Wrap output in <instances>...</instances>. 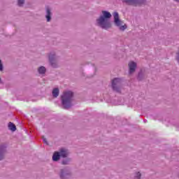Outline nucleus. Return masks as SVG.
<instances>
[{
  "instance_id": "1",
  "label": "nucleus",
  "mask_w": 179,
  "mask_h": 179,
  "mask_svg": "<svg viewBox=\"0 0 179 179\" xmlns=\"http://www.w3.org/2000/svg\"><path fill=\"white\" fill-rule=\"evenodd\" d=\"M111 13L107 10H102L99 17L96 19V24L101 29L108 30L111 29Z\"/></svg>"
},
{
  "instance_id": "2",
  "label": "nucleus",
  "mask_w": 179,
  "mask_h": 179,
  "mask_svg": "<svg viewBox=\"0 0 179 179\" xmlns=\"http://www.w3.org/2000/svg\"><path fill=\"white\" fill-rule=\"evenodd\" d=\"M62 105L65 110L71 108L73 106V92L71 91L64 92L62 96Z\"/></svg>"
},
{
  "instance_id": "3",
  "label": "nucleus",
  "mask_w": 179,
  "mask_h": 179,
  "mask_svg": "<svg viewBox=\"0 0 179 179\" xmlns=\"http://www.w3.org/2000/svg\"><path fill=\"white\" fill-rule=\"evenodd\" d=\"M113 23L116 27H118L120 31H125L128 29L127 24H124V22L120 19V15L115 12L113 13Z\"/></svg>"
},
{
  "instance_id": "4",
  "label": "nucleus",
  "mask_w": 179,
  "mask_h": 179,
  "mask_svg": "<svg viewBox=\"0 0 179 179\" xmlns=\"http://www.w3.org/2000/svg\"><path fill=\"white\" fill-rule=\"evenodd\" d=\"M48 58L52 68H58V59L59 57L57 55V53L55 51L48 53Z\"/></svg>"
},
{
  "instance_id": "5",
  "label": "nucleus",
  "mask_w": 179,
  "mask_h": 179,
  "mask_svg": "<svg viewBox=\"0 0 179 179\" xmlns=\"http://www.w3.org/2000/svg\"><path fill=\"white\" fill-rule=\"evenodd\" d=\"M112 87L114 92L121 93V89H122V80L121 78L113 79L112 80Z\"/></svg>"
},
{
  "instance_id": "6",
  "label": "nucleus",
  "mask_w": 179,
  "mask_h": 179,
  "mask_svg": "<svg viewBox=\"0 0 179 179\" xmlns=\"http://www.w3.org/2000/svg\"><path fill=\"white\" fill-rule=\"evenodd\" d=\"M61 179H71L72 178V173L69 169H61L59 173Z\"/></svg>"
},
{
  "instance_id": "7",
  "label": "nucleus",
  "mask_w": 179,
  "mask_h": 179,
  "mask_svg": "<svg viewBox=\"0 0 179 179\" xmlns=\"http://www.w3.org/2000/svg\"><path fill=\"white\" fill-rule=\"evenodd\" d=\"M122 2L127 5H133V6H141L146 2V0H122Z\"/></svg>"
},
{
  "instance_id": "8",
  "label": "nucleus",
  "mask_w": 179,
  "mask_h": 179,
  "mask_svg": "<svg viewBox=\"0 0 179 179\" xmlns=\"http://www.w3.org/2000/svg\"><path fill=\"white\" fill-rule=\"evenodd\" d=\"M8 153V145L6 144L0 145V162L5 159V156Z\"/></svg>"
},
{
  "instance_id": "9",
  "label": "nucleus",
  "mask_w": 179,
  "mask_h": 179,
  "mask_svg": "<svg viewBox=\"0 0 179 179\" xmlns=\"http://www.w3.org/2000/svg\"><path fill=\"white\" fill-rule=\"evenodd\" d=\"M128 66H129V75H132V73H134V72H135V71L136 70V62H129L128 64Z\"/></svg>"
},
{
  "instance_id": "10",
  "label": "nucleus",
  "mask_w": 179,
  "mask_h": 179,
  "mask_svg": "<svg viewBox=\"0 0 179 179\" xmlns=\"http://www.w3.org/2000/svg\"><path fill=\"white\" fill-rule=\"evenodd\" d=\"M59 154L60 155V157H67L69 155V152L65 148H61L59 151Z\"/></svg>"
},
{
  "instance_id": "11",
  "label": "nucleus",
  "mask_w": 179,
  "mask_h": 179,
  "mask_svg": "<svg viewBox=\"0 0 179 179\" xmlns=\"http://www.w3.org/2000/svg\"><path fill=\"white\" fill-rule=\"evenodd\" d=\"M52 13H51V9L50 8H46V15L45 17L47 20V22H51V15Z\"/></svg>"
},
{
  "instance_id": "12",
  "label": "nucleus",
  "mask_w": 179,
  "mask_h": 179,
  "mask_svg": "<svg viewBox=\"0 0 179 179\" xmlns=\"http://www.w3.org/2000/svg\"><path fill=\"white\" fill-rule=\"evenodd\" d=\"M61 159V155L59 152H55L52 155V161L53 162H58Z\"/></svg>"
},
{
  "instance_id": "13",
  "label": "nucleus",
  "mask_w": 179,
  "mask_h": 179,
  "mask_svg": "<svg viewBox=\"0 0 179 179\" xmlns=\"http://www.w3.org/2000/svg\"><path fill=\"white\" fill-rule=\"evenodd\" d=\"M46 71H47V69L43 66H41L38 68V72L39 75H45Z\"/></svg>"
},
{
  "instance_id": "14",
  "label": "nucleus",
  "mask_w": 179,
  "mask_h": 179,
  "mask_svg": "<svg viewBox=\"0 0 179 179\" xmlns=\"http://www.w3.org/2000/svg\"><path fill=\"white\" fill-rule=\"evenodd\" d=\"M52 94L53 97H57L58 96H59V89L58 88L53 89L52 92Z\"/></svg>"
},
{
  "instance_id": "15",
  "label": "nucleus",
  "mask_w": 179,
  "mask_h": 179,
  "mask_svg": "<svg viewBox=\"0 0 179 179\" xmlns=\"http://www.w3.org/2000/svg\"><path fill=\"white\" fill-rule=\"evenodd\" d=\"M8 129H10V131H12L13 132H15V131H16V126L15 124H13V123L9 122L8 123Z\"/></svg>"
},
{
  "instance_id": "16",
  "label": "nucleus",
  "mask_w": 179,
  "mask_h": 179,
  "mask_svg": "<svg viewBox=\"0 0 179 179\" xmlns=\"http://www.w3.org/2000/svg\"><path fill=\"white\" fill-rule=\"evenodd\" d=\"M141 176L142 174H141V172H136L134 175V179H141Z\"/></svg>"
},
{
  "instance_id": "17",
  "label": "nucleus",
  "mask_w": 179,
  "mask_h": 179,
  "mask_svg": "<svg viewBox=\"0 0 179 179\" xmlns=\"http://www.w3.org/2000/svg\"><path fill=\"white\" fill-rule=\"evenodd\" d=\"M18 6H23L24 5V0H17Z\"/></svg>"
},
{
  "instance_id": "18",
  "label": "nucleus",
  "mask_w": 179,
  "mask_h": 179,
  "mask_svg": "<svg viewBox=\"0 0 179 179\" xmlns=\"http://www.w3.org/2000/svg\"><path fill=\"white\" fill-rule=\"evenodd\" d=\"M69 164V159H64L62 162V164Z\"/></svg>"
},
{
  "instance_id": "19",
  "label": "nucleus",
  "mask_w": 179,
  "mask_h": 179,
  "mask_svg": "<svg viewBox=\"0 0 179 179\" xmlns=\"http://www.w3.org/2000/svg\"><path fill=\"white\" fill-rule=\"evenodd\" d=\"M3 71V65L2 64V61L0 60V71Z\"/></svg>"
},
{
  "instance_id": "20",
  "label": "nucleus",
  "mask_w": 179,
  "mask_h": 179,
  "mask_svg": "<svg viewBox=\"0 0 179 179\" xmlns=\"http://www.w3.org/2000/svg\"><path fill=\"white\" fill-rule=\"evenodd\" d=\"M141 76H142V73H138V79L141 80Z\"/></svg>"
},
{
  "instance_id": "21",
  "label": "nucleus",
  "mask_w": 179,
  "mask_h": 179,
  "mask_svg": "<svg viewBox=\"0 0 179 179\" xmlns=\"http://www.w3.org/2000/svg\"><path fill=\"white\" fill-rule=\"evenodd\" d=\"M43 142H44L45 143H47V139L43 138Z\"/></svg>"
},
{
  "instance_id": "22",
  "label": "nucleus",
  "mask_w": 179,
  "mask_h": 179,
  "mask_svg": "<svg viewBox=\"0 0 179 179\" xmlns=\"http://www.w3.org/2000/svg\"><path fill=\"white\" fill-rule=\"evenodd\" d=\"M176 2H179V0H174Z\"/></svg>"
},
{
  "instance_id": "23",
  "label": "nucleus",
  "mask_w": 179,
  "mask_h": 179,
  "mask_svg": "<svg viewBox=\"0 0 179 179\" xmlns=\"http://www.w3.org/2000/svg\"><path fill=\"white\" fill-rule=\"evenodd\" d=\"M144 122H148V120H144Z\"/></svg>"
},
{
  "instance_id": "24",
  "label": "nucleus",
  "mask_w": 179,
  "mask_h": 179,
  "mask_svg": "<svg viewBox=\"0 0 179 179\" xmlns=\"http://www.w3.org/2000/svg\"><path fill=\"white\" fill-rule=\"evenodd\" d=\"M0 82H1V78H0Z\"/></svg>"
}]
</instances>
